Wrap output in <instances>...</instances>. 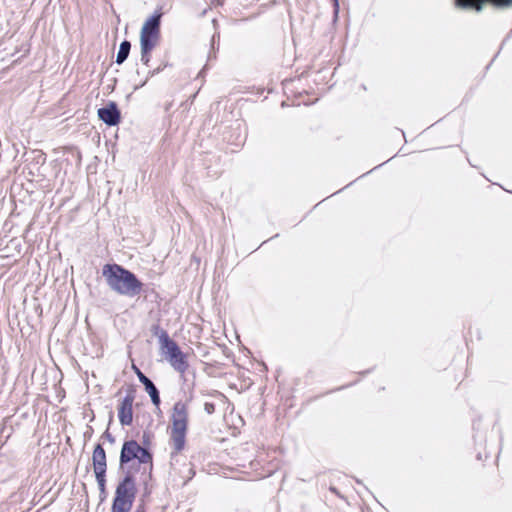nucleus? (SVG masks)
I'll list each match as a JSON object with an SVG mask.
<instances>
[{"label": "nucleus", "instance_id": "1", "mask_svg": "<svg viewBox=\"0 0 512 512\" xmlns=\"http://www.w3.org/2000/svg\"><path fill=\"white\" fill-rule=\"evenodd\" d=\"M102 276L107 286L119 295L135 297L143 290L144 284L136 274L117 263L105 264L102 268Z\"/></svg>", "mask_w": 512, "mask_h": 512}, {"label": "nucleus", "instance_id": "2", "mask_svg": "<svg viewBox=\"0 0 512 512\" xmlns=\"http://www.w3.org/2000/svg\"><path fill=\"white\" fill-rule=\"evenodd\" d=\"M170 443L175 453L184 449L186 433L188 428V405L185 402L177 401L172 408L171 414Z\"/></svg>", "mask_w": 512, "mask_h": 512}, {"label": "nucleus", "instance_id": "3", "mask_svg": "<svg viewBox=\"0 0 512 512\" xmlns=\"http://www.w3.org/2000/svg\"><path fill=\"white\" fill-rule=\"evenodd\" d=\"M133 460H137L144 472L148 469L149 475H151L153 469V454L150 449L141 446L136 440H125L120 451V468H123Z\"/></svg>", "mask_w": 512, "mask_h": 512}, {"label": "nucleus", "instance_id": "4", "mask_svg": "<svg viewBox=\"0 0 512 512\" xmlns=\"http://www.w3.org/2000/svg\"><path fill=\"white\" fill-rule=\"evenodd\" d=\"M136 484L135 479L130 471H128L123 479L118 483L116 490H115V496L113 500L116 501H125L128 504L131 502V506L133 505V502L136 497Z\"/></svg>", "mask_w": 512, "mask_h": 512}, {"label": "nucleus", "instance_id": "5", "mask_svg": "<svg viewBox=\"0 0 512 512\" xmlns=\"http://www.w3.org/2000/svg\"><path fill=\"white\" fill-rule=\"evenodd\" d=\"M162 13L160 11H155V13L144 23L140 40L150 41L151 43L157 44V41L160 36V24H161Z\"/></svg>", "mask_w": 512, "mask_h": 512}, {"label": "nucleus", "instance_id": "6", "mask_svg": "<svg viewBox=\"0 0 512 512\" xmlns=\"http://www.w3.org/2000/svg\"><path fill=\"white\" fill-rule=\"evenodd\" d=\"M492 4L497 8L509 7L512 0H455V5L465 11H474L479 13L483 10L485 4Z\"/></svg>", "mask_w": 512, "mask_h": 512}, {"label": "nucleus", "instance_id": "7", "mask_svg": "<svg viewBox=\"0 0 512 512\" xmlns=\"http://www.w3.org/2000/svg\"><path fill=\"white\" fill-rule=\"evenodd\" d=\"M92 464L95 473V478L103 480L107 471V456L102 444L98 443L92 453Z\"/></svg>", "mask_w": 512, "mask_h": 512}, {"label": "nucleus", "instance_id": "8", "mask_svg": "<svg viewBox=\"0 0 512 512\" xmlns=\"http://www.w3.org/2000/svg\"><path fill=\"white\" fill-rule=\"evenodd\" d=\"M134 395L127 393L118 406V418L122 426H130L133 422Z\"/></svg>", "mask_w": 512, "mask_h": 512}, {"label": "nucleus", "instance_id": "9", "mask_svg": "<svg viewBox=\"0 0 512 512\" xmlns=\"http://www.w3.org/2000/svg\"><path fill=\"white\" fill-rule=\"evenodd\" d=\"M98 117L108 126H115L121 120V112L118 105L111 101L107 105L98 109Z\"/></svg>", "mask_w": 512, "mask_h": 512}, {"label": "nucleus", "instance_id": "10", "mask_svg": "<svg viewBox=\"0 0 512 512\" xmlns=\"http://www.w3.org/2000/svg\"><path fill=\"white\" fill-rule=\"evenodd\" d=\"M135 374L138 380L143 384L146 392L151 398V402L159 409L161 399L160 393L153 381L148 378L137 366L133 365Z\"/></svg>", "mask_w": 512, "mask_h": 512}, {"label": "nucleus", "instance_id": "11", "mask_svg": "<svg viewBox=\"0 0 512 512\" xmlns=\"http://www.w3.org/2000/svg\"><path fill=\"white\" fill-rule=\"evenodd\" d=\"M159 344L166 359L182 352L178 344L172 340L169 335L162 334V342Z\"/></svg>", "mask_w": 512, "mask_h": 512}, {"label": "nucleus", "instance_id": "12", "mask_svg": "<svg viewBox=\"0 0 512 512\" xmlns=\"http://www.w3.org/2000/svg\"><path fill=\"white\" fill-rule=\"evenodd\" d=\"M170 365L179 373H185L188 369V361L186 355L181 352L178 355H173L167 359Z\"/></svg>", "mask_w": 512, "mask_h": 512}, {"label": "nucleus", "instance_id": "13", "mask_svg": "<svg viewBox=\"0 0 512 512\" xmlns=\"http://www.w3.org/2000/svg\"><path fill=\"white\" fill-rule=\"evenodd\" d=\"M155 46H156V44L151 43L150 41H147V40L141 41L140 40V47H141V59L140 60L145 66L149 65V62L151 60V52Z\"/></svg>", "mask_w": 512, "mask_h": 512}, {"label": "nucleus", "instance_id": "14", "mask_svg": "<svg viewBox=\"0 0 512 512\" xmlns=\"http://www.w3.org/2000/svg\"><path fill=\"white\" fill-rule=\"evenodd\" d=\"M130 50H131V43H130V41L123 40L120 43L119 50H118V53L116 55V63L119 64V65L124 63L127 60L128 56L130 54Z\"/></svg>", "mask_w": 512, "mask_h": 512}, {"label": "nucleus", "instance_id": "15", "mask_svg": "<svg viewBox=\"0 0 512 512\" xmlns=\"http://www.w3.org/2000/svg\"><path fill=\"white\" fill-rule=\"evenodd\" d=\"M132 506H131V502L128 503L125 502V501H116V500H113L112 501V506H111V512H129L131 510Z\"/></svg>", "mask_w": 512, "mask_h": 512}, {"label": "nucleus", "instance_id": "16", "mask_svg": "<svg viewBox=\"0 0 512 512\" xmlns=\"http://www.w3.org/2000/svg\"><path fill=\"white\" fill-rule=\"evenodd\" d=\"M219 48V34H214L211 39V50L208 59L216 58V51Z\"/></svg>", "mask_w": 512, "mask_h": 512}, {"label": "nucleus", "instance_id": "17", "mask_svg": "<svg viewBox=\"0 0 512 512\" xmlns=\"http://www.w3.org/2000/svg\"><path fill=\"white\" fill-rule=\"evenodd\" d=\"M151 332L154 336H157L159 343L162 342V334L169 335L168 332L160 327L159 324H154L151 327Z\"/></svg>", "mask_w": 512, "mask_h": 512}, {"label": "nucleus", "instance_id": "18", "mask_svg": "<svg viewBox=\"0 0 512 512\" xmlns=\"http://www.w3.org/2000/svg\"><path fill=\"white\" fill-rule=\"evenodd\" d=\"M96 481L99 487L101 500H104L106 497V476H103V480L96 479Z\"/></svg>", "mask_w": 512, "mask_h": 512}, {"label": "nucleus", "instance_id": "19", "mask_svg": "<svg viewBox=\"0 0 512 512\" xmlns=\"http://www.w3.org/2000/svg\"><path fill=\"white\" fill-rule=\"evenodd\" d=\"M165 67H166V65H163V66H159V67H157V68H156V69H154V70L149 71V72H148V76H147L146 80H145L143 83H141L140 87L144 86V85L146 84L147 80H148L150 77H153V76H155L156 74H158V73H160L161 71H163V69H164Z\"/></svg>", "mask_w": 512, "mask_h": 512}, {"label": "nucleus", "instance_id": "20", "mask_svg": "<svg viewBox=\"0 0 512 512\" xmlns=\"http://www.w3.org/2000/svg\"><path fill=\"white\" fill-rule=\"evenodd\" d=\"M473 437H474L476 446H481L482 444H484L486 442L485 435L482 433H476V434H474Z\"/></svg>", "mask_w": 512, "mask_h": 512}, {"label": "nucleus", "instance_id": "21", "mask_svg": "<svg viewBox=\"0 0 512 512\" xmlns=\"http://www.w3.org/2000/svg\"><path fill=\"white\" fill-rule=\"evenodd\" d=\"M101 438L106 439L110 444L115 443V437L109 432L108 429L102 434Z\"/></svg>", "mask_w": 512, "mask_h": 512}, {"label": "nucleus", "instance_id": "22", "mask_svg": "<svg viewBox=\"0 0 512 512\" xmlns=\"http://www.w3.org/2000/svg\"><path fill=\"white\" fill-rule=\"evenodd\" d=\"M204 410L207 414H213L215 412V404L212 402H206L204 404Z\"/></svg>", "mask_w": 512, "mask_h": 512}, {"label": "nucleus", "instance_id": "23", "mask_svg": "<svg viewBox=\"0 0 512 512\" xmlns=\"http://www.w3.org/2000/svg\"><path fill=\"white\" fill-rule=\"evenodd\" d=\"M334 19L336 20L339 13V1L333 0Z\"/></svg>", "mask_w": 512, "mask_h": 512}, {"label": "nucleus", "instance_id": "24", "mask_svg": "<svg viewBox=\"0 0 512 512\" xmlns=\"http://www.w3.org/2000/svg\"><path fill=\"white\" fill-rule=\"evenodd\" d=\"M142 438H143V444H149L151 435L149 432H144Z\"/></svg>", "mask_w": 512, "mask_h": 512}, {"label": "nucleus", "instance_id": "25", "mask_svg": "<svg viewBox=\"0 0 512 512\" xmlns=\"http://www.w3.org/2000/svg\"><path fill=\"white\" fill-rule=\"evenodd\" d=\"M135 512H145L144 507H143V506H139V507L135 510Z\"/></svg>", "mask_w": 512, "mask_h": 512}, {"label": "nucleus", "instance_id": "26", "mask_svg": "<svg viewBox=\"0 0 512 512\" xmlns=\"http://www.w3.org/2000/svg\"><path fill=\"white\" fill-rule=\"evenodd\" d=\"M477 458H478L479 460H481V459H482L481 452H478V454H477Z\"/></svg>", "mask_w": 512, "mask_h": 512}, {"label": "nucleus", "instance_id": "27", "mask_svg": "<svg viewBox=\"0 0 512 512\" xmlns=\"http://www.w3.org/2000/svg\"><path fill=\"white\" fill-rule=\"evenodd\" d=\"M349 385H346V386H341L340 388H338V390H341V389H344L346 387H348Z\"/></svg>", "mask_w": 512, "mask_h": 512}]
</instances>
